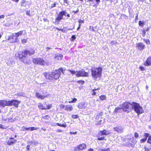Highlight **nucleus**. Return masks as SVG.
Returning <instances> with one entry per match:
<instances>
[{
    "label": "nucleus",
    "instance_id": "nucleus-1",
    "mask_svg": "<svg viewBox=\"0 0 151 151\" xmlns=\"http://www.w3.org/2000/svg\"><path fill=\"white\" fill-rule=\"evenodd\" d=\"M60 72L63 74L64 73L63 70L62 68H60L59 70H55L49 73H44V75L47 79L50 80H52L53 79H57L60 76Z\"/></svg>",
    "mask_w": 151,
    "mask_h": 151
},
{
    "label": "nucleus",
    "instance_id": "nucleus-2",
    "mask_svg": "<svg viewBox=\"0 0 151 151\" xmlns=\"http://www.w3.org/2000/svg\"><path fill=\"white\" fill-rule=\"evenodd\" d=\"M91 74L94 78L96 79L101 76L102 68L99 67L98 68L92 67L91 69Z\"/></svg>",
    "mask_w": 151,
    "mask_h": 151
},
{
    "label": "nucleus",
    "instance_id": "nucleus-3",
    "mask_svg": "<svg viewBox=\"0 0 151 151\" xmlns=\"http://www.w3.org/2000/svg\"><path fill=\"white\" fill-rule=\"evenodd\" d=\"M133 102L132 103L126 102L124 103L121 104L120 106L124 111L129 113L130 112L132 109Z\"/></svg>",
    "mask_w": 151,
    "mask_h": 151
},
{
    "label": "nucleus",
    "instance_id": "nucleus-4",
    "mask_svg": "<svg viewBox=\"0 0 151 151\" xmlns=\"http://www.w3.org/2000/svg\"><path fill=\"white\" fill-rule=\"evenodd\" d=\"M132 109L138 114H139L143 113L144 112L142 107L138 103L133 102Z\"/></svg>",
    "mask_w": 151,
    "mask_h": 151
},
{
    "label": "nucleus",
    "instance_id": "nucleus-5",
    "mask_svg": "<svg viewBox=\"0 0 151 151\" xmlns=\"http://www.w3.org/2000/svg\"><path fill=\"white\" fill-rule=\"evenodd\" d=\"M35 53V52L34 51L30 52L27 50H25L23 51L22 53H18V56L20 58H25L26 57L29 56L31 55L34 54Z\"/></svg>",
    "mask_w": 151,
    "mask_h": 151
},
{
    "label": "nucleus",
    "instance_id": "nucleus-6",
    "mask_svg": "<svg viewBox=\"0 0 151 151\" xmlns=\"http://www.w3.org/2000/svg\"><path fill=\"white\" fill-rule=\"evenodd\" d=\"M33 63L36 65H45L46 64V62L42 58H34L32 60Z\"/></svg>",
    "mask_w": 151,
    "mask_h": 151
},
{
    "label": "nucleus",
    "instance_id": "nucleus-7",
    "mask_svg": "<svg viewBox=\"0 0 151 151\" xmlns=\"http://www.w3.org/2000/svg\"><path fill=\"white\" fill-rule=\"evenodd\" d=\"M76 72L77 73H76V75L77 77H87L88 76V73L85 72L83 69Z\"/></svg>",
    "mask_w": 151,
    "mask_h": 151
},
{
    "label": "nucleus",
    "instance_id": "nucleus-8",
    "mask_svg": "<svg viewBox=\"0 0 151 151\" xmlns=\"http://www.w3.org/2000/svg\"><path fill=\"white\" fill-rule=\"evenodd\" d=\"M9 106H14L16 107H17L18 105L20 103V101L17 100H8Z\"/></svg>",
    "mask_w": 151,
    "mask_h": 151
},
{
    "label": "nucleus",
    "instance_id": "nucleus-9",
    "mask_svg": "<svg viewBox=\"0 0 151 151\" xmlns=\"http://www.w3.org/2000/svg\"><path fill=\"white\" fill-rule=\"evenodd\" d=\"M67 12L65 11L61 12L58 14V17L56 19V22H59L63 19V16H66Z\"/></svg>",
    "mask_w": 151,
    "mask_h": 151
},
{
    "label": "nucleus",
    "instance_id": "nucleus-10",
    "mask_svg": "<svg viewBox=\"0 0 151 151\" xmlns=\"http://www.w3.org/2000/svg\"><path fill=\"white\" fill-rule=\"evenodd\" d=\"M35 94L37 98L40 99H43L47 97L49 95V94L47 92H46L45 93L42 95L38 92H36Z\"/></svg>",
    "mask_w": 151,
    "mask_h": 151
},
{
    "label": "nucleus",
    "instance_id": "nucleus-11",
    "mask_svg": "<svg viewBox=\"0 0 151 151\" xmlns=\"http://www.w3.org/2000/svg\"><path fill=\"white\" fill-rule=\"evenodd\" d=\"M78 106L80 109H84L88 108V105L87 102H83L79 103Z\"/></svg>",
    "mask_w": 151,
    "mask_h": 151
},
{
    "label": "nucleus",
    "instance_id": "nucleus-12",
    "mask_svg": "<svg viewBox=\"0 0 151 151\" xmlns=\"http://www.w3.org/2000/svg\"><path fill=\"white\" fill-rule=\"evenodd\" d=\"M137 49L140 51L142 50L145 48V46L142 42H138L136 45Z\"/></svg>",
    "mask_w": 151,
    "mask_h": 151
},
{
    "label": "nucleus",
    "instance_id": "nucleus-13",
    "mask_svg": "<svg viewBox=\"0 0 151 151\" xmlns=\"http://www.w3.org/2000/svg\"><path fill=\"white\" fill-rule=\"evenodd\" d=\"M8 100H0V107L3 108L9 106Z\"/></svg>",
    "mask_w": 151,
    "mask_h": 151
},
{
    "label": "nucleus",
    "instance_id": "nucleus-14",
    "mask_svg": "<svg viewBox=\"0 0 151 151\" xmlns=\"http://www.w3.org/2000/svg\"><path fill=\"white\" fill-rule=\"evenodd\" d=\"M86 147V145L82 144L75 148L74 151H79L81 150Z\"/></svg>",
    "mask_w": 151,
    "mask_h": 151
},
{
    "label": "nucleus",
    "instance_id": "nucleus-15",
    "mask_svg": "<svg viewBox=\"0 0 151 151\" xmlns=\"http://www.w3.org/2000/svg\"><path fill=\"white\" fill-rule=\"evenodd\" d=\"M63 55L60 54H57L55 55L54 58L56 60H59L62 59Z\"/></svg>",
    "mask_w": 151,
    "mask_h": 151
},
{
    "label": "nucleus",
    "instance_id": "nucleus-16",
    "mask_svg": "<svg viewBox=\"0 0 151 151\" xmlns=\"http://www.w3.org/2000/svg\"><path fill=\"white\" fill-rule=\"evenodd\" d=\"M114 130L116 131L118 133H121L123 132L122 128L121 126H119L114 128Z\"/></svg>",
    "mask_w": 151,
    "mask_h": 151
},
{
    "label": "nucleus",
    "instance_id": "nucleus-17",
    "mask_svg": "<svg viewBox=\"0 0 151 151\" xmlns=\"http://www.w3.org/2000/svg\"><path fill=\"white\" fill-rule=\"evenodd\" d=\"M144 64L146 66L151 65V57H149L144 63Z\"/></svg>",
    "mask_w": 151,
    "mask_h": 151
},
{
    "label": "nucleus",
    "instance_id": "nucleus-18",
    "mask_svg": "<svg viewBox=\"0 0 151 151\" xmlns=\"http://www.w3.org/2000/svg\"><path fill=\"white\" fill-rule=\"evenodd\" d=\"M14 35L13 34V35L12 36H11L9 37L8 39V40L10 41V42H16L17 39V38H16L15 39H14Z\"/></svg>",
    "mask_w": 151,
    "mask_h": 151
},
{
    "label": "nucleus",
    "instance_id": "nucleus-19",
    "mask_svg": "<svg viewBox=\"0 0 151 151\" xmlns=\"http://www.w3.org/2000/svg\"><path fill=\"white\" fill-rule=\"evenodd\" d=\"M73 108L71 105H68L66 106L65 109L67 111H71L73 110Z\"/></svg>",
    "mask_w": 151,
    "mask_h": 151
},
{
    "label": "nucleus",
    "instance_id": "nucleus-20",
    "mask_svg": "<svg viewBox=\"0 0 151 151\" xmlns=\"http://www.w3.org/2000/svg\"><path fill=\"white\" fill-rule=\"evenodd\" d=\"M14 63V61L10 59H8L7 62V65L9 66H11L12 65H13Z\"/></svg>",
    "mask_w": 151,
    "mask_h": 151
},
{
    "label": "nucleus",
    "instance_id": "nucleus-21",
    "mask_svg": "<svg viewBox=\"0 0 151 151\" xmlns=\"http://www.w3.org/2000/svg\"><path fill=\"white\" fill-rule=\"evenodd\" d=\"M17 140L15 139H13L12 140H8L7 142V144L9 145H12L16 143Z\"/></svg>",
    "mask_w": 151,
    "mask_h": 151
},
{
    "label": "nucleus",
    "instance_id": "nucleus-22",
    "mask_svg": "<svg viewBox=\"0 0 151 151\" xmlns=\"http://www.w3.org/2000/svg\"><path fill=\"white\" fill-rule=\"evenodd\" d=\"M24 32L25 33H26L25 31L24 30H23L22 31H20L17 33H15V34L16 38H17V37H19V36H20L21 35H22Z\"/></svg>",
    "mask_w": 151,
    "mask_h": 151
},
{
    "label": "nucleus",
    "instance_id": "nucleus-23",
    "mask_svg": "<svg viewBox=\"0 0 151 151\" xmlns=\"http://www.w3.org/2000/svg\"><path fill=\"white\" fill-rule=\"evenodd\" d=\"M100 133L102 135H107L109 134V132L105 130L100 131Z\"/></svg>",
    "mask_w": 151,
    "mask_h": 151
},
{
    "label": "nucleus",
    "instance_id": "nucleus-24",
    "mask_svg": "<svg viewBox=\"0 0 151 151\" xmlns=\"http://www.w3.org/2000/svg\"><path fill=\"white\" fill-rule=\"evenodd\" d=\"M38 108L41 109H46L47 108L41 103H39L38 105Z\"/></svg>",
    "mask_w": 151,
    "mask_h": 151
},
{
    "label": "nucleus",
    "instance_id": "nucleus-25",
    "mask_svg": "<svg viewBox=\"0 0 151 151\" xmlns=\"http://www.w3.org/2000/svg\"><path fill=\"white\" fill-rule=\"evenodd\" d=\"M100 90V88H98L97 89H93L92 91L93 92V93H92V95H96V93L97 92H96L97 91L99 90Z\"/></svg>",
    "mask_w": 151,
    "mask_h": 151
},
{
    "label": "nucleus",
    "instance_id": "nucleus-26",
    "mask_svg": "<svg viewBox=\"0 0 151 151\" xmlns=\"http://www.w3.org/2000/svg\"><path fill=\"white\" fill-rule=\"evenodd\" d=\"M100 98L101 100H104L106 99V96L105 95H102L100 96Z\"/></svg>",
    "mask_w": 151,
    "mask_h": 151
},
{
    "label": "nucleus",
    "instance_id": "nucleus-27",
    "mask_svg": "<svg viewBox=\"0 0 151 151\" xmlns=\"http://www.w3.org/2000/svg\"><path fill=\"white\" fill-rule=\"evenodd\" d=\"M56 124L58 125V126H59L64 127H66V124H61L60 123H56Z\"/></svg>",
    "mask_w": 151,
    "mask_h": 151
},
{
    "label": "nucleus",
    "instance_id": "nucleus-28",
    "mask_svg": "<svg viewBox=\"0 0 151 151\" xmlns=\"http://www.w3.org/2000/svg\"><path fill=\"white\" fill-rule=\"evenodd\" d=\"M76 82L81 85L85 83V81H84L81 80L77 81H76Z\"/></svg>",
    "mask_w": 151,
    "mask_h": 151
},
{
    "label": "nucleus",
    "instance_id": "nucleus-29",
    "mask_svg": "<svg viewBox=\"0 0 151 151\" xmlns=\"http://www.w3.org/2000/svg\"><path fill=\"white\" fill-rule=\"evenodd\" d=\"M68 70L72 74H76V73H77L76 71H76L74 70Z\"/></svg>",
    "mask_w": 151,
    "mask_h": 151
},
{
    "label": "nucleus",
    "instance_id": "nucleus-30",
    "mask_svg": "<svg viewBox=\"0 0 151 151\" xmlns=\"http://www.w3.org/2000/svg\"><path fill=\"white\" fill-rule=\"evenodd\" d=\"M8 127L7 126H5L2 125V124H0V128L3 129H6Z\"/></svg>",
    "mask_w": 151,
    "mask_h": 151
},
{
    "label": "nucleus",
    "instance_id": "nucleus-31",
    "mask_svg": "<svg viewBox=\"0 0 151 151\" xmlns=\"http://www.w3.org/2000/svg\"><path fill=\"white\" fill-rule=\"evenodd\" d=\"M38 129L37 127H30V130L32 131L34 130H36Z\"/></svg>",
    "mask_w": 151,
    "mask_h": 151
},
{
    "label": "nucleus",
    "instance_id": "nucleus-32",
    "mask_svg": "<svg viewBox=\"0 0 151 151\" xmlns=\"http://www.w3.org/2000/svg\"><path fill=\"white\" fill-rule=\"evenodd\" d=\"M144 41L147 44H150V41L148 39L146 40L145 39H144Z\"/></svg>",
    "mask_w": 151,
    "mask_h": 151
},
{
    "label": "nucleus",
    "instance_id": "nucleus-33",
    "mask_svg": "<svg viewBox=\"0 0 151 151\" xmlns=\"http://www.w3.org/2000/svg\"><path fill=\"white\" fill-rule=\"evenodd\" d=\"M77 100V99L76 98H74L72 101H70L69 102L70 103H74V102H75Z\"/></svg>",
    "mask_w": 151,
    "mask_h": 151
},
{
    "label": "nucleus",
    "instance_id": "nucleus-34",
    "mask_svg": "<svg viewBox=\"0 0 151 151\" xmlns=\"http://www.w3.org/2000/svg\"><path fill=\"white\" fill-rule=\"evenodd\" d=\"M89 29L91 31H95L96 30L94 27L92 26H90L89 27Z\"/></svg>",
    "mask_w": 151,
    "mask_h": 151
},
{
    "label": "nucleus",
    "instance_id": "nucleus-35",
    "mask_svg": "<svg viewBox=\"0 0 151 151\" xmlns=\"http://www.w3.org/2000/svg\"><path fill=\"white\" fill-rule=\"evenodd\" d=\"M139 25L141 27H143L144 25V23L141 21H139Z\"/></svg>",
    "mask_w": 151,
    "mask_h": 151
},
{
    "label": "nucleus",
    "instance_id": "nucleus-36",
    "mask_svg": "<svg viewBox=\"0 0 151 151\" xmlns=\"http://www.w3.org/2000/svg\"><path fill=\"white\" fill-rule=\"evenodd\" d=\"M76 39V37L75 35H73L71 37V40L74 41Z\"/></svg>",
    "mask_w": 151,
    "mask_h": 151
},
{
    "label": "nucleus",
    "instance_id": "nucleus-37",
    "mask_svg": "<svg viewBox=\"0 0 151 151\" xmlns=\"http://www.w3.org/2000/svg\"><path fill=\"white\" fill-rule=\"evenodd\" d=\"M100 151H110L109 149L108 148L106 149H101L99 150Z\"/></svg>",
    "mask_w": 151,
    "mask_h": 151
},
{
    "label": "nucleus",
    "instance_id": "nucleus-38",
    "mask_svg": "<svg viewBox=\"0 0 151 151\" xmlns=\"http://www.w3.org/2000/svg\"><path fill=\"white\" fill-rule=\"evenodd\" d=\"M17 95L19 96H24V94L23 92H20L18 93L17 94Z\"/></svg>",
    "mask_w": 151,
    "mask_h": 151
},
{
    "label": "nucleus",
    "instance_id": "nucleus-39",
    "mask_svg": "<svg viewBox=\"0 0 151 151\" xmlns=\"http://www.w3.org/2000/svg\"><path fill=\"white\" fill-rule=\"evenodd\" d=\"M147 142V143L150 144L151 143V136H150L149 137Z\"/></svg>",
    "mask_w": 151,
    "mask_h": 151
},
{
    "label": "nucleus",
    "instance_id": "nucleus-40",
    "mask_svg": "<svg viewBox=\"0 0 151 151\" xmlns=\"http://www.w3.org/2000/svg\"><path fill=\"white\" fill-rule=\"evenodd\" d=\"M147 139L146 138H145L142 139L141 140L140 142L142 143H144L146 140Z\"/></svg>",
    "mask_w": 151,
    "mask_h": 151
},
{
    "label": "nucleus",
    "instance_id": "nucleus-41",
    "mask_svg": "<svg viewBox=\"0 0 151 151\" xmlns=\"http://www.w3.org/2000/svg\"><path fill=\"white\" fill-rule=\"evenodd\" d=\"M121 109V107H116V108L114 110V111L115 112H117L118 111V110Z\"/></svg>",
    "mask_w": 151,
    "mask_h": 151
},
{
    "label": "nucleus",
    "instance_id": "nucleus-42",
    "mask_svg": "<svg viewBox=\"0 0 151 151\" xmlns=\"http://www.w3.org/2000/svg\"><path fill=\"white\" fill-rule=\"evenodd\" d=\"M60 31L64 33H66L67 32V30L65 28L61 29Z\"/></svg>",
    "mask_w": 151,
    "mask_h": 151
},
{
    "label": "nucleus",
    "instance_id": "nucleus-43",
    "mask_svg": "<svg viewBox=\"0 0 151 151\" xmlns=\"http://www.w3.org/2000/svg\"><path fill=\"white\" fill-rule=\"evenodd\" d=\"M134 136L135 138H137L139 137V134L138 133L135 132L134 134Z\"/></svg>",
    "mask_w": 151,
    "mask_h": 151
},
{
    "label": "nucleus",
    "instance_id": "nucleus-44",
    "mask_svg": "<svg viewBox=\"0 0 151 151\" xmlns=\"http://www.w3.org/2000/svg\"><path fill=\"white\" fill-rule=\"evenodd\" d=\"M52 105L51 104L47 105V107H46L47 109H49L51 108Z\"/></svg>",
    "mask_w": 151,
    "mask_h": 151
},
{
    "label": "nucleus",
    "instance_id": "nucleus-45",
    "mask_svg": "<svg viewBox=\"0 0 151 151\" xmlns=\"http://www.w3.org/2000/svg\"><path fill=\"white\" fill-rule=\"evenodd\" d=\"M104 137H98V139L99 140H104Z\"/></svg>",
    "mask_w": 151,
    "mask_h": 151
},
{
    "label": "nucleus",
    "instance_id": "nucleus-46",
    "mask_svg": "<svg viewBox=\"0 0 151 151\" xmlns=\"http://www.w3.org/2000/svg\"><path fill=\"white\" fill-rule=\"evenodd\" d=\"M21 41H22V43H26L27 42V40L24 39L22 40Z\"/></svg>",
    "mask_w": 151,
    "mask_h": 151
},
{
    "label": "nucleus",
    "instance_id": "nucleus-47",
    "mask_svg": "<svg viewBox=\"0 0 151 151\" xmlns=\"http://www.w3.org/2000/svg\"><path fill=\"white\" fill-rule=\"evenodd\" d=\"M72 117L74 119H76L78 117V116L76 115H73Z\"/></svg>",
    "mask_w": 151,
    "mask_h": 151
},
{
    "label": "nucleus",
    "instance_id": "nucleus-48",
    "mask_svg": "<svg viewBox=\"0 0 151 151\" xmlns=\"http://www.w3.org/2000/svg\"><path fill=\"white\" fill-rule=\"evenodd\" d=\"M149 134L148 133H145L144 134V136L145 137V138H147L148 137H149Z\"/></svg>",
    "mask_w": 151,
    "mask_h": 151
},
{
    "label": "nucleus",
    "instance_id": "nucleus-49",
    "mask_svg": "<svg viewBox=\"0 0 151 151\" xmlns=\"http://www.w3.org/2000/svg\"><path fill=\"white\" fill-rule=\"evenodd\" d=\"M21 131H26V128L24 126H23L22 128Z\"/></svg>",
    "mask_w": 151,
    "mask_h": 151
},
{
    "label": "nucleus",
    "instance_id": "nucleus-50",
    "mask_svg": "<svg viewBox=\"0 0 151 151\" xmlns=\"http://www.w3.org/2000/svg\"><path fill=\"white\" fill-rule=\"evenodd\" d=\"M60 109H63L64 108L65 106L63 104H61L60 105Z\"/></svg>",
    "mask_w": 151,
    "mask_h": 151
},
{
    "label": "nucleus",
    "instance_id": "nucleus-51",
    "mask_svg": "<svg viewBox=\"0 0 151 151\" xmlns=\"http://www.w3.org/2000/svg\"><path fill=\"white\" fill-rule=\"evenodd\" d=\"M49 116L48 115H46L45 116H43V118L44 119H48Z\"/></svg>",
    "mask_w": 151,
    "mask_h": 151
},
{
    "label": "nucleus",
    "instance_id": "nucleus-52",
    "mask_svg": "<svg viewBox=\"0 0 151 151\" xmlns=\"http://www.w3.org/2000/svg\"><path fill=\"white\" fill-rule=\"evenodd\" d=\"M139 69L141 71H143L145 70L144 68L142 66L140 67Z\"/></svg>",
    "mask_w": 151,
    "mask_h": 151
},
{
    "label": "nucleus",
    "instance_id": "nucleus-53",
    "mask_svg": "<svg viewBox=\"0 0 151 151\" xmlns=\"http://www.w3.org/2000/svg\"><path fill=\"white\" fill-rule=\"evenodd\" d=\"M78 22L79 23V24H81V23H84V21L82 20H79L78 21Z\"/></svg>",
    "mask_w": 151,
    "mask_h": 151
},
{
    "label": "nucleus",
    "instance_id": "nucleus-54",
    "mask_svg": "<svg viewBox=\"0 0 151 151\" xmlns=\"http://www.w3.org/2000/svg\"><path fill=\"white\" fill-rule=\"evenodd\" d=\"M30 145H28L27 146V149L28 150H29L30 149Z\"/></svg>",
    "mask_w": 151,
    "mask_h": 151
},
{
    "label": "nucleus",
    "instance_id": "nucleus-55",
    "mask_svg": "<svg viewBox=\"0 0 151 151\" xmlns=\"http://www.w3.org/2000/svg\"><path fill=\"white\" fill-rule=\"evenodd\" d=\"M145 151H150V149L147 148H146V147H145Z\"/></svg>",
    "mask_w": 151,
    "mask_h": 151
},
{
    "label": "nucleus",
    "instance_id": "nucleus-56",
    "mask_svg": "<svg viewBox=\"0 0 151 151\" xmlns=\"http://www.w3.org/2000/svg\"><path fill=\"white\" fill-rule=\"evenodd\" d=\"M77 132H70V134H76L77 133Z\"/></svg>",
    "mask_w": 151,
    "mask_h": 151
},
{
    "label": "nucleus",
    "instance_id": "nucleus-57",
    "mask_svg": "<svg viewBox=\"0 0 151 151\" xmlns=\"http://www.w3.org/2000/svg\"><path fill=\"white\" fill-rule=\"evenodd\" d=\"M111 44L112 45H114V44H115L116 43V42H115L113 41H112L111 42Z\"/></svg>",
    "mask_w": 151,
    "mask_h": 151
},
{
    "label": "nucleus",
    "instance_id": "nucleus-58",
    "mask_svg": "<svg viewBox=\"0 0 151 151\" xmlns=\"http://www.w3.org/2000/svg\"><path fill=\"white\" fill-rule=\"evenodd\" d=\"M64 3H66V4H68L69 1L68 0H64Z\"/></svg>",
    "mask_w": 151,
    "mask_h": 151
},
{
    "label": "nucleus",
    "instance_id": "nucleus-59",
    "mask_svg": "<svg viewBox=\"0 0 151 151\" xmlns=\"http://www.w3.org/2000/svg\"><path fill=\"white\" fill-rule=\"evenodd\" d=\"M96 3L98 4H99L100 2V0H95Z\"/></svg>",
    "mask_w": 151,
    "mask_h": 151
},
{
    "label": "nucleus",
    "instance_id": "nucleus-60",
    "mask_svg": "<svg viewBox=\"0 0 151 151\" xmlns=\"http://www.w3.org/2000/svg\"><path fill=\"white\" fill-rule=\"evenodd\" d=\"M56 5V4L55 3H54L52 5V7L53 8L54 7H55V6Z\"/></svg>",
    "mask_w": 151,
    "mask_h": 151
},
{
    "label": "nucleus",
    "instance_id": "nucleus-61",
    "mask_svg": "<svg viewBox=\"0 0 151 151\" xmlns=\"http://www.w3.org/2000/svg\"><path fill=\"white\" fill-rule=\"evenodd\" d=\"M4 15H2L0 16V19L4 18Z\"/></svg>",
    "mask_w": 151,
    "mask_h": 151
},
{
    "label": "nucleus",
    "instance_id": "nucleus-62",
    "mask_svg": "<svg viewBox=\"0 0 151 151\" xmlns=\"http://www.w3.org/2000/svg\"><path fill=\"white\" fill-rule=\"evenodd\" d=\"M75 13H78L79 12V9H77V10L76 11H73Z\"/></svg>",
    "mask_w": 151,
    "mask_h": 151
},
{
    "label": "nucleus",
    "instance_id": "nucleus-63",
    "mask_svg": "<svg viewBox=\"0 0 151 151\" xmlns=\"http://www.w3.org/2000/svg\"><path fill=\"white\" fill-rule=\"evenodd\" d=\"M138 19V14H137V15L135 17V19L137 20Z\"/></svg>",
    "mask_w": 151,
    "mask_h": 151
},
{
    "label": "nucleus",
    "instance_id": "nucleus-64",
    "mask_svg": "<svg viewBox=\"0 0 151 151\" xmlns=\"http://www.w3.org/2000/svg\"><path fill=\"white\" fill-rule=\"evenodd\" d=\"M88 151H94V150L93 149L90 148L88 150Z\"/></svg>",
    "mask_w": 151,
    "mask_h": 151
}]
</instances>
